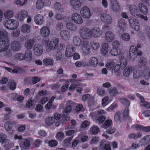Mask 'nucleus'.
<instances>
[{"mask_svg": "<svg viewBox=\"0 0 150 150\" xmlns=\"http://www.w3.org/2000/svg\"><path fill=\"white\" fill-rule=\"evenodd\" d=\"M43 48L41 45L36 44L35 45L34 48V52L37 56L41 55L43 52Z\"/></svg>", "mask_w": 150, "mask_h": 150, "instance_id": "a211bd4d", "label": "nucleus"}, {"mask_svg": "<svg viewBox=\"0 0 150 150\" xmlns=\"http://www.w3.org/2000/svg\"><path fill=\"white\" fill-rule=\"evenodd\" d=\"M137 47L134 45H131L129 49V56L130 59L132 61H134L137 56H140L142 55L141 51L139 50L137 48H140V46L137 45Z\"/></svg>", "mask_w": 150, "mask_h": 150, "instance_id": "f03ea898", "label": "nucleus"}, {"mask_svg": "<svg viewBox=\"0 0 150 150\" xmlns=\"http://www.w3.org/2000/svg\"><path fill=\"white\" fill-rule=\"evenodd\" d=\"M109 93L111 96H115L118 94L119 92L116 87H113L109 89Z\"/></svg>", "mask_w": 150, "mask_h": 150, "instance_id": "72a5a7b5", "label": "nucleus"}, {"mask_svg": "<svg viewBox=\"0 0 150 150\" xmlns=\"http://www.w3.org/2000/svg\"><path fill=\"white\" fill-rule=\"evenodd\" d=\"M23 147L26 149H29V146L30 145V142L29 140L27 139H24L23 140Z\"/></svg>", "mask_w": 150, "mask_h": 150, "instance_id": "5fc2aeb1", "label": "nucleus"}, {"mask_svg": "<svg viewBox=\"0 0 150 150\" xmlns=\"http://www.w3.org/2000/svg\"><path fill=\"white\" fill-rule=\"evenodd\" d=\"M112 121L111 120H107L102 125V127L107 129L110 127L112 124Z\"/></svg>", "mask_w": 150, "mask_h": 150, "instance_id": "a18cd8bd", "label": "nucleus"}, {"mask_svg": "<svg viewBox=\"0 0 150 150\" xmlns=\"http://www.w3.org/2000/svg\"><path fill=\"white\" fill-rule=\"evenodd\" d=\"M90 31L88 28L84 26L82 27L79 29L80 35L83 38L90 37Z\"/></svg>", "mask_w": 150, "mask_h": 150, "instance_id": "0eeeda50", "label": "nucleus"}, {"mask_svg": "<svg viewBox=\"0 0 150 150\" xmlns=\"http://www.w3.org/2000/svg\"><path fill=\"white\" fill-rule=\"evenodd\" d=\"M104 113V111L103 110L96 111L93 113L94 120L98 124H101L105 120L106 118L103 115Z\"/></svg>", "mask_w": 150, "mask_h": 150, "instance_id": "7ed1b4c3", "label": "nucleus"}, {"mask_svg": "<svg viewBox=\"0 0 150 150\" xmlns=\"http://www.w3.org/2000/svg\"><path fill=\"white\" fill-rule=\"evenodd\" d=\"M9 46V40L6 33L0 31V52L5 51L4 55L9 58L12 55L11 50L8 49Z\"/></svg>", "mask_w": 150, "mask_h": 150, "instance_id": "f257e3e1", "label": "nucleus"}, {"mask_svg": "<svg viewBox=\"0 0 150 150\" xmlns=\"http://www.w3.org/2000/svg\"><path fill=\"white\" fill-rule=\"evenodd\" d=\"M31 28V26L29 25L24 24L22 25L21 29L23 33H28L30 32Z\"/></svg>", "mask_w": 150, "mask_h": 150, "instance_id": "c756f323", "label": "nucleus"}, {"mask_svg": "<svg viewBox=\"0 0 150 150\" xmlns=\"http://www.w3.org/2000/svg\"><path fill=\"white\" fill-rule=\"evenodd\" d=\"M32 52L31 50H28L25 52L24 59L26 61L30 62L32 60Z\"/></svg>", "mask_w": 150, "mask_h": 150, "instance_id": "b1692460", "label": "nucleus"}, {"mask_svg": "<svg viewBox=\"0 0 150 150\" xmlns=\"http://www.w3.org/2000/svg\"><path fill=\"white\" fill-rule=\"evenodd\" d=\"M99 131L100 129L98 127L95 125L93 126L90 129L91 133L94 135L97 134Z\"/></svg>", "mask_w": 150, "mask_h": 150, "instance_id": "c9c22d12", "label": "nucleus"}, {"mask_svg": "<svg viewBox=\"0 0 150 150\" xmlns=\"http://www.w3.org/2000/svg\"><path fill=\"white\" fill-rule=\"evenodd\" d=\"M99 141V138L98 137H93L89 143L91 144H96Z\"/></svg>", "mask_w": 150, "mask_h": 150, "instance_id": "052dcab7", "label": "nucleus"}, {"mask_svg": "<svg viewBox=\"0 0 150 150\" xmlns=\"http://www.w3.org/2000/svg\"><path fill=\"white\" fill-rule=\"evenodd\" d=\"M36 5L37 8L40 9L43 7L44 2L42 0H37Z\"/></svg>", "mask_w": 150, "mask_h": 150, "instance_id": "de8ad7c7", "label": "nucleus"}, {"mask_svg": "<svg viewBox=\"0 0 150 150\" xmlns=\"http://www.w3.org/2000/svg\"><path fill=\"white\" fill-rule=\"evenodd\" d=\"M122 113L120 112H117L115 113L114 116V119L115 121L118 122L122 121L121 117Z\"/></svg>", "mask_w": 150, "mask_h": 150, "instance_id": "a19ab883", "label": "nucleus"}, {"mask_svg": "<svg viewBox=\"0 0 150 150\" xmlns=\"http://www.w3.org/2000/svg\"><path fill=\"white\" fill-rule=\"evenodd\" d=\"M132 67L130 66H128L124 70L123 75L125 77H128L132 74Z\"/></svg>", "mask_w": 150, "mask_h": 150, "instance_id": "c85d7f7f", "label": "nucleus"}, {"mask_svg": "<svg viewBox=\"0 0 150 150\" xmlns=\"http://www.w3.org/2000/svg\"><path fill=\"white\" fill-rule=\"evenodd\" d=\"M120 67H121V68H124L126 67L127 65L126 59H124L122 60L120 62Z\"/></svg>", "mask_w": 150, "mask_h": 150, "instance_id": "774afa93", "label": "nucleus"}, {"mask_svg": "<svg viewBox=\"0 0 150 150\" xmlns=\"http://www.w3.org/2000/svg\"><path fill=\"white\" fill-rule=\"evenodd\" d=\"M28 16L27 11L22 10L20 14H18L16 16L17 19L20 21H23Z\"/></svg>", "mask_w": 150, "mask_h": 150, "instance_id": "412c9836", "label": "nucleus"}, {"mask_svg": "<svg viewBox=\"0 0 150 150\" xmlns=\"http://www.w3.org/2000/svg\"><path fill=\"white\" fill-rule=\"evenodd\" d=\"M128 21L131 27L134 26V25L135 24H138V21L132 17H129V18Z\"/></svg>", "mask_w": 150, "mask_h": 150, "instance_id": "ea45409f", "label": "nucleus"}, {"mask_svg": "<svg viewBox=\"0 0 150 150\" xmlns=\"http://www.w3.org/2000/svg\"><path fill=\"white\" fill-rule=\"evenodd\" d=\"M67 30L71 32H75L77 30L76 25L70 20H68L66 23Z\"/></svg>", "mask_w": 150, "mask_h": 150, "instance_id": "2eb2a0df", "label": "nucleus"}, {"mask_svg": "<svg viewBox=\"0 0 150 150\" xmlns=\"http://www.w3.org/2000/svg\"><path fill=\"white\" fill-rule=\"evenodd\" d=\"M16 59L19 60H22L24 59V56L21 53H17L15 56Z\"/></svg>", "mask_w": 150, "mask_h": 150, "instance_id": "69168bd1", "label": "nucleus"}, {"mask_svg": "<svg viewBox=\"0 0 150 150\" xmlns=\"http://www.w3.org/2000/svg\"><path fill=\"white\" fill-rule=\"evenodd\" d=\"M44 17L40 14H38L34 18L35 22L37 24L41 25L44 21Z\"/></svg>", "mask_w": 150, "mask_h": 150, "instance_id": "a878e982", "label": "nucleus"}, {"mask_svg": "<svg viewBox=\"0 0 150 150\" xmlns=\"http://www.w3.org/2000/svg\"><path fill=\"white\" fill-rule=\"evenodd\" d=\"M43 63L45 65H52L54 64V61L52 59L50 58H46L43 60Z\"/></svg>", "mask_w": 150, "mask_h": 150, "instance_id": "37998d69", "label": "nucleus"}, {"mask_svg": "<svg viewBox=\"0 0 150 150\" xmlns=\"http://www.w3.org/2000/svg\"><path fill=\"white\" fill-rule=\"evenodd\" d=\"M121 38L122 40L125 41H127L130 39V35L127 33H125L121 35Z\"/></svg>", "mask_w": 150, "mask_h": 150, "instance_id": "603ef678", "label": "nucleus"}, {"mask_svg": "<svg viewBox=\"0 0 150 150\" xmlns=\"http://www.w3.org/2000/svg\"><path fill=\"white\" fill-rule=\"evenodd\" d=\"M76 105V103L70 100L67 101L66 103V107L65 108L64 111L66 113L70 112L73 108Z\"/></svg>", "mask_w": 150, "mask_h": 150, "instance_id": "f3484780", "label": "nucleus"}, {"mask_svg": "<svg viewBox=\"0 0 150 150\" xmlns=\"http://www.w3.org/2000/svg\"><path fill=\"white\" fill-rule=\"evenodd\" d=\"M2 144L4 147H6L5 149L9 150L13 146V144L11 142L10 140L8 139H5L2 141Z\"/></svg>", "mask_w": 150, "mask_h": 150, "instance_id": "5701e85b", "label": "nucleus"}, {"mask_svg": "<svg viewBox=\"0 0 150 150\" xmlns=\"http://www.w3.org/2000/svg\"><path fill=\"white\" fill-rule=\"evenodd\" d=\"M144 100H142V101H140V102L141 103V105L147 108H149L150 107V104L149 103L145 101Z\"/></svg>", "mask_w": 150, "mask_h": 150, "instance_id": "bf43d9fd", "label": "nucleus"}, {"mask_svg": "<svg viewBox=\"0 0 150 150\" xmlns=\"http://www.w3.org/2000/svg\"><path fill=\"white\" fill-rule=\"evenodd\" d=\"M106 40L108 42H111L114 40V35L112 32L109 31L107 32L105 35Z\"/></svg>", "mask_w": 150, "mask_h": 150, "instance_id": "aec40b11", "label": "nucleus"}, {"mask_svg": "<svg viewBox=\"0 0 150 150\" xmlns=\"http://www.w3.org/2000/svg\"><path fill=\"white\" fill-rule=\"evenodd\" d=\"M142 76V73L141 71L138 70L135 71L133 72V78L135 79H137L141 77Z\"/></svg>", "mask_w": 150, "mask_h": 150, "instance_id": "79ce46f5", "label": "nucleus"}, {"mask_svg": "<svg viewBox=\"0 0 150 150\" xmlns=\"http://www.w3.org/2000/svg\"><path fill=\"white\" fill-rule=\"evenodd\" d=\"M105 141V140H102L100 142L99 145L98 149L99 150H102L104 147Z\"/></svg>", "mask_w": 150, "mask_h": 150, "instance_id": "338daca9", "label": "nucleus"}, {"mask_svg": "<svg viewBox=\"0 0 150 150\" xmlns=\"http://www.w3.org/2000/svg\"><path fill=\"white\" fill-rule=\"evenodd\" d=\"M91 45L92 48L94 50H97L99 48V44L98 43L92 42L91 43Z\"/></svg>", "mask_w": 150, "mask_h": 150, "instance_id": "e2e57ef3", "label": "nucleus"}, {"mask_svg": "<svg viewBox=\"0 0 150 150\" xmlns=\"http://www.w3.org/2000/svg\"><path fill=\"white\" fill-rule=\"evenodd\" d=\"M90 37H99L101 35V32L100 29L98 27H94L90 29Z\"/></svg>", "mask_w": 150, "mask_h": 150, "instance_id": "1a4fd4ad", "label": "nucleus"}, {"mask_svg": "<svg viewBox=\"0 0 150 150\" xmlns=\"http://www.w3.org/2000/svg\"><path fill=\"white\" fill-rule=\"evenodd\" d=\"M120 68V65L119 64L116 65L111 69V72L114 73L116 76H119L121 73Z\"/></svg>", "mask_w": 150, "mask_h": 150, "instance_id": "393cba45", "label": "nucleus"}, {"mask_svg": "<svg viewBox=\"0 0 150 150\" xmlns=\"http://www.w3.org/2000/svg\"><path fill=\"white\" fill-rule=\"evenodd\" d=\"M33 101L32 100H28L26 104V107L30 109H33L34 107L33 105Z\"/></svg>", "mask_w": 150, "mask_h": 150, "instance_id": "6e6d98bb", "label": "nucleus"}, {"mask_svg": "<svg viewBox=\"0 0 150 150\" xmlns=\"http://www.w3.org/2000/svg\"><path fill=\"white\" fill-rule=\"evenodd\" d=\"M120 101L121 103L126 106V107L128 108L129 106L130 102L127 99L122 98L120 99Z\"/></svg>", "mask_w": 150, "mask_h": 150, "instance_id": "8fccbe9b", "label": "nucleus"}, {"mask_svg": "<svg viewBox=\"0 0 150 150\" xmlns=\"http://www.w3.org/2000/svg\"><path fill=\"white\" fill-rule=\"evenodd\" d=\"M115 64L114 62L111 61L108 62L106 65V67L109 70L112 69Z\"/></svg>", "mask_w": 150, "mask_h": 150, "instance_id": "864d4df0", "label": "nucleus"}, {"mask_svg": "<svg viewBox=\"0 0 150 150\" xmlns=\"http://www.w3.org/2000/svg\"><path fill=\"white\" fill-rule=\"evenodd\" d=\"M129 12L132 15L136 17H140L141 16L139 14L137 6L134 5L130 6L129 7Z\"/></svg>", "mask_w": 150, "mask_h": 150, "instance_id": "4468645a", "label": "nucleus"}, {"mask_svg": "<svg viewBox=\"0 0 150 150\" xmlns=\"http://www.w3.org/2000/svg\"><path fill=\"white\" fill-rule=\"evenodd\" d=\"M54 8L56 11L62 12L64 11V8L61 4L59 2H56L54 4Z\"/></svg>", "mask_w": 150, "mask_h": 150, "instance_id": "473e14b6", "label": "nucleus"}, {"mask_svg": "<svg viewBox=\"0 0 150 150\" xmlns=\"http://www.w3.org/2000/svg\"><path fill=\"white\" fill-rule=\"evenodd\" d=\"M70 4L73 8L76 10L79 9L81 6L79 0H70Z\"/></svg>", "mask_w": 150, "mask_h": 150, "instance_id": "dca6fc26", "label": "nucleus"}, {"mask_svg": "<svg viewBox=\"0 0 150 150\" xmlns=\"http://www.w3.org/2000/svg\"><path fill=\"white\" fill-rule=\"evenodd\" d=\"M16 123V121H8L6 122L4 124L5 128L6 130L9 131L13 127V125Z\"/></svg>", "mask_w": 150, "mask_h": 150, "instance_id": "bb28decb", "label": "nucleus"}, {"mask_svg": "<svg viewBox=\"0 0 150 150\" xmlns=\"http://www.w3.org/2000/svg\"><path fill=\"white\" fill-rule=\"evenodd\" d=\"M45 122L47 125L50 126L55 122V120L53 117H49L45 119Z\"/></svg>", "mask_w": 150, "mask_h": 150, "instance_id": "58836bf2", "label": "nucleus"}, {"mask_svg": "<svg viewBox=\"0 0 150 150\" xmlns=\"http://www.w3.org/2000/svg\"><path fill=\"white\" fill-rule=\"evenodd\" d=\"M60 34L63 39H66L69 37V33L67 30H62L60 32Z\"/></svg>", "mask_w": 150, "mask_h": 150, "instance_id": "e433bc0d", "label": "nucleus"}, {"mask_svg": "<svg viewBox=\"0 0 150 150\" xmlns=\"http://www.w3.org/2000/svg\"><path fill=\"white\" fill-rule=\"evenodd\" d=\"M81 85L82 84L81 83H74L73 84H71L69 88V90L70 91H74L75 89L78 86H81Z\"/></svg>", "mask_w": 150, "mask_h": 150, "instance_id": "49530a36", "label": "nucleus"}, {"mask_svg": "<svg viewBox=\"0 0 150 150\" xmlns=\"http://www.w3.org/2000/svg\"><path fill=\"white\" fill-rule=\"evenodd\" d=\"M46 143H48L49 145L51 147H53L56 146L58 144L57 141L56 140H51L49 141L48 140L46 141Z\"/></svg>", "mask_w": 150, "mask_h": 150, "instance_id": "c03bdc74", "label": "nucleus"}, {"mask_svg": "<svg viewBox=\"0 0 150 150\" xmlns=\"http://www.w3.org/2000/svg\"><path fill=\"white\" fill-rule=\"evenodd\" d=\"M80 12L82 16L85 18H88L91 16L90 10L86 6H84L81 8Z\"/></svg>", "mask_w": 150, "mask_h": 150, "instance_id": "9d476101", "label": "nucleus"}, {"mask_svg": "<svg viewBox=\"0 0 150 150\" xmlns=\"http://www.w3.org/2000/svg\"><path fill=\"white\" fill-rule=\"evenodd\" d=\"M11 50L14 52H17L21 49V45L19 42L17 41H14L12 42L10 45Z\"/></svg>", "mask_w": 150, "mask_h": 150, "instance_id": "ddd939ff", "label": "nucleus"}, {"mask_svg": "<svg viewBox=\"0 0 150 150\" xmlns=\"http://www.w3.org/2000/svg\"><path fill=\"white\" fill-rule=\"evenodd\" d=\"M62 54L60 52H56L54 56V58L57 60H60L62 57Z\"/></svg>", "mask_w": 150, "mask_h": 150, "instance_id": "680f3d73", "label": "nucleus"}, {"mask_svg": "<svg viewBox=\"0 0 150 150\" xmlns=\"http://www.w3.org/2000/svg\"><path fill=\"white\" fill-rule=\"evenodd\" d=\"M110 9L114 11L117 12L120 9V5L116 0H110Z\"/></svg>", "mask_w": 150, "mask_h": 150, "instance_id": "9b49d317", "label": "nucleus"}, {"mask_svg": "<svg viewBox=\"0 0 150 150\" xmlns=\"http://www.w3.org/2000/svg\"><path fill=\"white\" fill-rule=\"evenodd\" d=\"M35 42V40L30 39L28 40L25 44V47L28 49H31Z\"/></svg>", "mask_w": 150, "mask_h": 150, "instance_id": "7c9ffc66", "label": "nucleus"}, {"mask_svg": "<svg viewBox=\"0 0 150 150\" xmlns=\"http://www.w3.org/2000/svg\"><path fill=\"white\" fill-rule=\"evenodd\" d=\"M120 52V50L116 48H114L111 50L110 52L111 54L113 56H117L118 53Z\"/></svg>", "mask_w": 150, "mask_h": 150, "instance_id": "3c124183", "label": "nucleus"}, {"mask_svg": "<svg viewBox=\"0 0 150 150\" xmlns=\"http://www.w3.org/2000/svg\"><path fill=\"white\" fill-rule=\"evenodd\" d=\"M40 32L41 35L43 38L42 43H46L49 40L48 37L50 32L49 29L47 26H44L41 29Z\"/></svg>", "mask_w": 150, "mask_h": 150, "instance_id": "423d86ee", "label": "nucleus"}, {"mask_svg": "<svg viewBox=\"0 0 150 150\" xmlns=\"http://www.w3.org/2000/svg\"><path fill=\"white\" fill-rule=\"evenodd\" d=\"M82 40H81L79 36L75 37L73 39V44L77 46H80Z\"/></svg>", "mask_w": 150, "mask_h": 150, "instance_id": "4c0bfd02", "label": "nucleus"}, {"mask_svg": "<svg viewBox=\"0 0 150 150\" xmlns=\"http://www.w3.org/2000/svg\"><path fill=\"white\" fill-rule=\"evenodd\" d=\"M4 25L8 29L13 30L18 27L19 23L17 21L13 19H8L4 22Z\"/></svg>", "mask_w": 150, "mask_h": 150, "instance_id": "20e7f679", "label": "nucleus"}, {"mask_svg": "<svg viewBox=\"0 0 150 150\" xmlns=\"http://www.w3.org/2000/svg\"><path fill=\"white\" fill-rule=\"evenodd\" d=\"M138 7L141 13L144 15L147 14L148 12V8L145 4L142 3H140Z\"/></svg>", "mask_w": 150, "mask_h": 150, "instance_id": "4be33fe9", "label": "nucleus"}, {"mask_svg": "<svg viewBox=\"0 0 150 150\" xmlns=\"http://www.w3.org/2000/svg\"><path fill=\"white\" fill-rule=\"evenodd\" d=\"M75 49L73 46L69 45L67 46L65 51L66 56L70 57L73 56L75 52Z\"/></svg>", "mask_w": 150, "mask_h": 150, "instance_id": "6ab92c4d", "label": "nucleus"}, {"mask_svg": "<svg viewBox=\"0 0 150 150\" xmlns=\"http://www.w3.org/2000/svg\"><path fill=\"white\" fill-rule=\"evenodd\" d=\"M64 136V134L61 132H59L56 135V138L58 140H61Z\"/></svg>", "mask_w": 150, "mask_h": 150, "instance_id": "0e129e2a", "label": "nucleus"}, {"mask_svg": "<svg viewBox=\"0 0 150 150\" xmlns=\"http://www.w3.org/2000/svg\"><path fill=\"white\" fill-rule=\"evenodd\" d=\"M71 20L76 24L80 25L83 22V20L82 16L79 14L74 13L71 15Z\"/></svg>", "mask_w": 150, "mask_h": 150, "instance_id": "6e6552de", "label": "nucleus"}, {"mask_svg": "<svg viewBox=\"0 0 150 150\" xmlns=\"http://www.w3.org/2000/svg\"><path fill=\"white\" fill-rule=\"evenodd\" d=\"M81 44L82 45L83 50L85 49H87L88 50H89V42L86 38H83L82 39Z\"/></svg>", "mask_w": 150, "mask_h": 150, "instance_id": "cd10ccee", "label": "nucleus"}, {"mask_svg": "<svg viewBox=\"0 0 150 150\" xmlns=\"http://www.w3.org/2000/svg\"><path fill=\"white\" fill-rule=\"evenodd\" d=\"M118 24L120 28L124 30L126 28V24L125 20L123 18L119 19L118 21Z\"/></svg>", "mask_w": 150, "mask_h": 150, "instance_id": "2f4dec72", "label": "nucleus"}, {"mask_svg": "<svg viewBox=\"0 0 150 150\" xmlns=\"http://www.w3.org/2000/svg\"><path fill=\"white\" fill-rule=\"evenodd\" d=\"M101 21L107 24H110L112 22V19L111 16L107 13H103L100 17Z\"/></svg>", "mask_w": 150, "mask_h": 150, "instance_id": "f8f14e48", "label": "nucleus"}, {"mask_svg": "<svg viewBox=\"0 0 150 150\" xmlns=\"http://www.w3.org/2000/svg\"><path fill=\"white\" fill-rule=\"evenodd\" d=\"M4 15L5 18H11L13 16V12L11 11H9L5 12Z\"/></svg>", "mask_w": 150, "mask_h": 150, "instance_id": "09e8293b", "label": "nucleus"}, {"mask_svg": "<svg viewBox=\"0 0 150 150\" xmlns=\"http://www.w3.org/2000/svg\"><path fill=\"white\" fill-rule=\"evenodd\" d=\"M144 30L146 36L150 40V27L149 26H146L145 27Z\"/></svg>", "mask_w": 150, "mask_h": 150, "instance_id": "4d7b16f0", "label": "nucleus"}, {"mask_svg": "<svg viewBox=\"0 0 150 150\" xmlns=\"http://www.w3.org/2000/svg\"><path fill=\"white\" fill-rule=\"evenodd\" d=\"M89 63L92 67H95L98 64V59L96 57H92L89 60Z\"/></svg>", "mask_w": 150, "mask_h": 150, "instance_id": "f704fd0d", "label": "nucleus"}, {"mask_svg": "<svg viewBox=\"0 0 150 150\" xmlns=\"http://www.w3.org/2000/svg\"><path fill=\"white\" fill-rule=\"evenodd\" d=\"M59 39L57 38H55L49 40L46 43H43L45 44L48 47L50 48L51 50H56L58 49V43Z\"/></svg>", "mask_w": 150, "mask_h": 150, "instance_id": "39448f33", "label": "nucleus"}, {"mask_svg": "<svg viewBox=\"0 0 150 150\" xmlns=\"http://www.w3.org/2000/svg\"><path fill=\"white\" fill-rule=\"evenodd\" d=\"M45 108L46 109H50L51 108L54 109L56 108V106L54 105H52V103L48 102L45 106Z\"/></svg>", "mask_w": 150, "mask_h": 150, "instance_id": "13d9d810", "label": "nucleus"}]
</instances>
